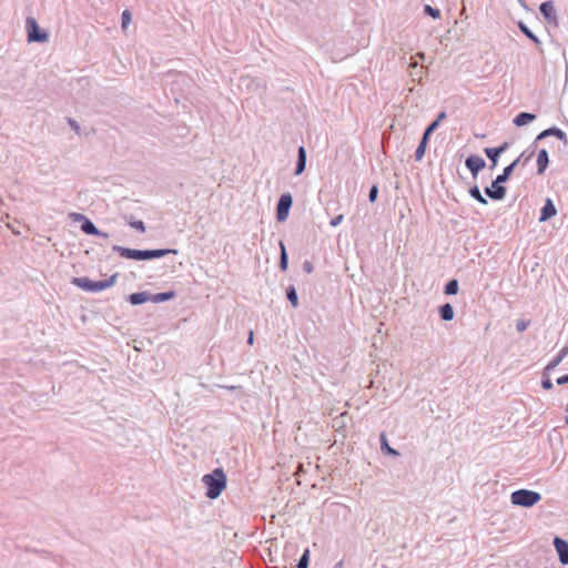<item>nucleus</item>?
I'll return each instance as SVG.
<instances>
[{"label":"nucleus","instance_id":"obj_42","mask_svg":"<svg viewBox=\"0 0 568 568\" xmlns=\"http://www.w3.org/2000/svg\"><path fill=\"white\" fill-rule=\"evenodd\" d=\"M68 123L75 131V133L80 132V125L78 124V122L75 120H73L72 118H69Z\"/></svg>","mask_w":568,"mask_h":568},{"label":"nucleus","instance_id":"obj_37","mask_svg":"<svg viewBox=\"0 0 568 568\" xmlns=\"http://www.w3.org/2000/svg\"><path fill=\"white\" fill-rule=\"evenodd\" d=\"M121 20H122V28L125 29L131 21V12L129 10H124L122 12Z\"/></svg>","mask_w":568,"mask_h":568},{"label":"nucleus","instance_id":"obj_29","mask_svg":"<svg viewBox=\"0 0 568 568\" xmlns=\"http://www.w3.org/2000/svg\"><path fill=\"white\" fill-rule=\"evenodd\" d=\"M458 288H459L458 281L456 278H452L446 283V285L444 287V293L446 295H455L458 293Z\"/></svg>","mask_w":568,"mask_h":568},{"label":"nucleus","instance_id":"obj_25","mask_svg":"<svg viewBox=\"0 0 568 568\" xmlns=\"http://www.w3.org/2000/svg\"><path fill=\"white\" fill-rule=\"evenodd\" d=\"M515 169L516 166L513 163L505 166L503 172L496 176L497 182H501L503 184L506 183L509 180L513 172L515 171Z\"/></svg>","mask_w":568,"mask_h":568},{"label":"nucleus","instance_id":"obj_15","mask_svg":"<svg viewBox=\"0 0 568 568\" xmlns=\"http://www.w3.org/2000/svg\"><path fill=\"white\" fill-rule=\"evenodd\" d=\"M549 165V154L546 149H540L537 154V173L544 174Z\"/></svg>","mask_w":568,"mask_h":568},{"label":"nucleus","instance_id":"obj_4","mask_svg":"<svg viewBox=\"0 0 568 568\" xmlns=\"http://www.w3.org/2000/svg\"><path fill=\"white\" fill-rule=\"evenodd\" d=\"M26 29H27L29 42L42 43L48 40V33L40 29V27L34 18H32V17L27 18Z\"/></svg>","mask_w":568,"mask_h":568},{"label":"nucleus","instance_id":"obj_8","mask_svg":"<svg viewBox=\"0 0 568 568\" xmlns=\"http://www.w3.org/2000/svg\"><path fill=\"white\" fill-rule=\"evenodd\" d=\"M549 136H555L557 138L559 141H561L565 145L568 144V138H567V134L559 128L557 126H550L544 131H541L535 139L534 141V144H536L537 142L546 139V138H549Z\"/></svg>","mask_w":568,"mask_h":568},{"label":"nucleus","instance_id":"obj_2","mask_svg":"<svg viewBox=\"0 0 568 568\" xmlns=\"http://www.w3.org/2000/svg\"><path fill=\"white\" fill-rule=\"evenodd\" d=\"M118 278V274H113L111 275L109 278L106 280H102V281H92L90 280L89 277H73L71 280V284H73L74 286L85 291V292H101V291H104L111 286H113L115 284V281Z\"/></svg>","mask_w":568,"mask_h":568},{"label":"nucleus","instance_id":"obj_48","mask_svg":"<svg viewBox=\"0 0 568 568\" xmlns=\"http://www.w3.org/2000/svg\"><path fill=\"white\" fill-rule=\"evenodd\" d=\"M418 55L424 59L425 58V53L424 52H419Z\"/></svg>","mask_w":568,"mask_h":568},{"label":"nucleus","instance_id":"obj_17","mask_svg":"<svg viewBox=\"0 0 568 568\" xmlns=\"http://www.w3.org/2000/svg\"><path fill=\"white\" fill-rule=\"evenodd\" d=\"M128 301L132 305H141L145 302H151V293L146 291L132 293L129 295Z\"/></svg>","mask_w":568,"mask_h":568},{"label":"nucleus","instance_id":"obj_47","mask_svg":"<svg viewBox=\"0 0 568 568\" xmlns=\"http://www.w3.org/2000/svg\"><path fill=\"white\" fill-rule=\"evenodd\" d=\"M343 567H344V561H343V560H339L338 562H336V564L334 565V567H333V568H343Z\"/></svg>","mask_w":568,"mask_h":568},{"label":"nucleus","instance_id":"obj_14","mask_svg":"<svg viewBox=\"0 0 568 568\" xmlns=\"http://www.w3.org/2000/svg\"><path fill=\"white\" fill-rule=\"evenodd\" d=\"M557 214V209L550 199L545 201V204L540 211L539 222H546Z\"/></svg>","mask_w":568,"mask_h":568},{"label":"nucleus","instance_id":"obj_1","mask_svg":"<svg viewBox=\"0 0 568 568\" xmlns=\"http://www.w3.org/2000/svg\"><path fill=\"white\" fill-rule=\"evenodd\" d=\"M206 486V497L216 499L226 487V475L222 468H215L212 473L206 474L202 478Z\"/></svg>","mask_w":568,"mask_h":568},{"label":"nucleus","instance_id":"obj_49","mask_svg":"<svg viewBox=\"0 0 568 568\" xmlns=\"http://www.w3.org/2000/svg\"><path fill=\"white\" fill-rule=\"evenodd\" d=\"M518 1L520 2V4H523V6H524V1H523V0H518Z\"/></svg>","mask_w":568,"mask_h":568},{"label":"nucleus","instance_id":"obj_16","mask_svg":"<svg viewBox=\"0 0 568 568\" xmlns=\"http://www.w3.org/2000/svg\"><path fill=\"white\" fill-rule=\"evenodd\" d=\"M306 159H307V155H306L305 148L300 146L297 150V162H296L295 172H294L295 175H301L305 171Z\"/></svg>","mask_w":568,"mask_h":568},{"label":"nucleus","instance_id":"obj_26","mask_svg":"<svg viewBox=\"0 0 568 568\" xmlns=\"http://www.w3.org/2000/svg\"><path fill=\"white\" fill-rule=\"evenodd\" d=\"M470 197H473L474 200H476L478 203L483 204V205H487L488 202L486 200V197L483 196L478 185H473L469 191H468Z\"/></svg>","mask_w":568,"mask_h":568},{"label":"nucleus","instance_id":"obj_33","mask_svg":"<svg viewBox=\"0 0 568 568\" xmlns=\"http://www.w3.org/2000/svg\"><path fill=\"white\" fill-rule=\"evenodd\" d=\"M310 564V550L305 549L302 556L298 559V562L296 565L297 568H308Z\"/></svg>","mask_w":568,"mask_h":568},{"label":"nucleus","instance_id":"obj_38","mask_svg":"<svg viewBox=\"0 0 568 568\" xmlns=\"http://www.w3.org/2000/svg\"><path fill=\"white\" fill-rule=\"evenodd\" d=\"M130 226L138 230L139 232H145V224L141 220L130 222Z\"/></svg>","mask_w":568,"mask_h":568},{"label":"nucleus","instance_id":"obj_36","mask_svg":"<svg viewBox=\"0 0 568 568\" xmlns=\"http://www.w3.org/2000/svg\"><path fill=\"white\" fill-rule=\"evenodd\" d=\"M378 196V186L377 185H373L371 189H369V192H368V201L371 203H374L376 201Z\"/></svg>","mask_w":568,"mask_h":568},{"label":"nucleus","instance_id":"obj_24","mask_svg":"<svg viewBox=\"0 0 568 568\" xmlns=\"http://www.w3.org/2000/svg\"><path fill=\"white\" fill-rule=\"evenodd\" d=\"M428 141L429 140H427L426 136H422V140H420L419 144L417 145L415 154H414L416 161H422V159L424 158Z\"/></svg>","mask_w":568,"mask_h":568},{"label":"nucleus","instance_id":"obj_28","mask_svg":"<svg viewBox=\"0 0 568 568\" xmlns=\"http://www.w3.org/2000/svg\"><path fill=\"white\" fill-rule=\"evenodd\" d=\"M286 298L290 301L293 307L298 306V295L294 285L286 287Z\"/></svg>","mask_w":568,"mask_h":568},{"label":"nucleus","instance_id":"obj_41","mask_svg":"<svg viewBox=\"0 0 568 568\" xmlns=\"http://www.w3.org/2000/svg\"><path fill=\"white\" fill-rule=\"evenodd\" d=\"M70 216L74 222H81V223L87 219V216L81 213H71Z\"/></svg>","mask_w":568,"mask_h":568},{"label":"nucleus","instance_id":"obj_43","mask_svg":"<svg viewBox=\"0 0 568 568\" xmlns=\"http://www.w3.org/2000/svg\"><path fill=\"white\" fill-rule=\"evenodd\" d=\"M313 270H314L313 264H312L310 261H305V262L303 263V271H304L305 273H308V274H310V273H312V272H313Z\"/></svg>","mask_w":568,"mask_h":568},{"label":"nucleus","instance_id":"obj_32","mask_svg":"<svg viewBox=\"0 0 568 568\" xmlns=\"http://www.w3.org/2000/svg\"><path fill=\"white\" fill-rule=\"evenodd\" d=\"M541 387L546 390H550L554 387V384L549 377V372H546V368H544L542 372Z\"/></svg>","mask_w":568,"mask_h":568},{"label":"nucleus","instance_id":"obj_35","mask_svg":"<svg viewBox=\"0 0 568 568\" xmlns=\"http://www.w3.org/2000/svg\"><path fill=\"white\" fill-rule=\"evenodd\" d=\"M438 121H433L424 131L423 136H426L427 140H429L430 135L435 132V130L438 128Z\"/></svg>","mask_w":568,"mask_h":568},{"label":"nucleus","instance_id":"obj_11","mask_svg":"<svg viewBox=\"0 0 568 568\" xmlns=\"http://www.w3.org/2000/svg\"><path fill=\"white\" fill-rule=\"evenodd\" d=\"M552 542L560 564L568 565V542L560 537H555Z\"/></svg>","mask_w":568,"mask_h":568},{"label":"nucleus","instance_id":"obj_46","mask_svg":"<svg viewBox=\"0 0 568 568\" xmlns=\"http://www.w3.org/2000/svg\"><path fill=\"white\" fill-rule=\"evenodd\" d=\"M253 341H254V335H253V332L251 331L248 334L247 343L253 344Z\"/></svg>","mask_w":568,"mask_h":568},{"label":"nucleus","instance_id":"obj_6","mask_svg":"<svg viewBox=\"0 0 568 568\" xmlns=\"http://www.w3.org/2000/svg\"><path fill=\"white\" fill-rule=\"evenodd\" d=\"M292 204L293 197L291 193L286 192L280 196L276 204V220L278 222H284L287 220Z\"/></svg>","mask_w":568,"mask_h":568},{"label":"nucleus","instance_id":"obj_45","mask_svg":"<svg viewBox=\"0 0 568 568\" xmlns=\"http://www.w3.org/2000/svg\"><path fill=\"white\" fill-rule=\"evenodd\" d=\"M444 119H446V113H445V112H440L434 121H438V125H439V124H440V122H442Z\"/></svg>","mask_w":568,"mask_h":568},{"label":"nucleus","instance_id":"obj_12","mask_svg":"<svg viewBox=\"0 0 568 568\" xmlns=\"http://www.w3.org/2000/svg\"><path fill=\"white\" fill-rule=\"evenodd\" d=\"M509 148V144L508 142H504L503 144H500L499 146H496V148H486L485 149V154L487 155V158L490 160L491 162V165L490 168L494 169L497 163H498V159L499 156Z\"/></svg>","mask_w":568,"mask_h":568},{"label":"nucleus","instance_id":"obj_40","mask_svg":"<svg viewBox=\"0 0 568 568\" xmlns=\"http://www.w3.org/2000/svg\"><path fill=\"white\" fill-rule=\"evenodd\" d=\"M343 219H344L343 214H338L334 219L331 220L329 225L332 227H336L342 223Z\"/></svg>","mask_w":568,"mask_h":568},{"label":"nucleus","instance_id":"obj_44","mask_svg":"<svg viewBox=\"0 0 568 568\" xmlns=\"http://www.w3.org/2000/svg\"><path fill=\"white\" fill-rule=\"evenodd\" d=\"M556 383L558 385H565V384H568V374L566 375H562L560 377L557 378Z\"/></svg>","mask_w":568,"mask_h":568},{"label":"nucleus","instance_id":"obj_18","mask_svg":"<svg viewBox=\"0 0 568 568\" xmlns=\"http://www.w3.org/2000/svg\"><path fill=\"white\" fill-rule=\"evenodd\" d=\"M568 355V345L562 347L559 353L546 365V372L555 369Z\"/></svg>","mask_w":568,"mask_h":568},{"label":"nucleus","instance_id":"obj_5","mask_svg":"<svg viewBox=\"0 0 568 568\" xmlns=\"http://www.w3.org/2000/svg\"><path fill=\"white\" fill-rule=\"evenodd\" d=\"M112 251L120 254L121 257L135 261H149V250H136L124 247L120 245H113Z\"/></svg>","mask_w":568,"mask_h":568},{"label":"nucleus","instance_id":"obj_19","mask_svg":"<svg viewBox=\"0 0 568 568\" xmlns=\"http://www.w3.org/2000/svg\"><path fill=\"white\" fill-rule=\"evenodd\" d=\"M535 119L536 114L534 113L520 112L514 118L513 122L516 126H524L532 122Z\"/></svg>","mask_w":568,"mask_h":568},{"label":"nucleus","instance_id":"obj_23","mask_svg":"<svg viewBox=\"0 0 568 568\" xmlns=\"http://www.w3.org/2000/svg\"><path fill=\"white\" fill-rule=\"evenodd\" d=\"M278 245H280V264H278V266H280L281 271H286L288 267L287 251H286V247H285V244L283 241H280Z\"/></svg>","mask_w":568,"mask_h":568},{"label":"nucleus","instance_id":"obj_34","mask_svg":"<svg viewBox=\"0 0 568 568\" xmlns=\"http://www.w3.org/2000/svg\"><path fill=\"white\" fill-rule=\"evenodd\" d=\"M424 13H425L426 16L432 17L433 19H438V18H440V11H439V9L434 8V7L429 6V4H425V6H424Z\"/></svg>","mask_w":568,"mask_h":568},{"label":"nucleus","instance_id":"obj_39","mask_svg":"<svg viewBox=\"0 0 568 568\" xmlns=\"http://www.w3.org/2000/svg\"><path fill=\"white\" fill-rule=\"evenodd\" d=\"M528 325H529V321L520 320L516 323V329L521 333V332L526 331Z\"/></svg>","mask_w":568,"mask_h":568},{"label":"nucleus","instance_id":"obj_31","mask_svg":"<svg viewBox=\"0 0 568 568\" xmlns=\"http://www.w3.org/2000/svg\"><path fill=\"white\" fill-rule=\"evenodd\" d=\"M532 156H534V151H530V152L525 151L511 163L515 166H517L519 163H521L523 165H526L531 160Z\"/></svg>","mask_w":568,"mask_h":568},{"label":"nucleus","instance_id":"obj_20","mask_svg":"<svg viewBox=\"0 0 568 568\" xmlns=\"http://www.w3.org/2000/svg\"><path fill=\"white\" fill-rule=\"evenodd\" d=\"M439 317L445 321H452L454 318V308L449 303L443 304L438 308Z\"/></svg>","mask_w":568,"mask_h":568},{"label":"nucleus","instance_id":"obj_13","mask_svg":"<svg viewBox=\"0 0 568 568\" xmlns=\"http://www.w3.org/2000/svg\"><path fill=\"white\" fill-rule=\"evenodd\" d=\"M81 231L88 235H95V236H101L103 239H108L109 235L108 233H104L102 231H100L95 224L90 220V219H85L82 223H81V226H80Z\"/></svg>","mask_w":568,"mask_h":568},{"label":"nucleus","instance_id":"obj_22","mask_svg":"<svg viewBox=\"0 0 568 568\" xmlns=\"http://www.w3.org/2000/svg\"><path fill=\"white\" fill-rule=\"evenodd\" d=\"M169 254H178V251L174 250V248H154V250H149V258L150 260H153V258H161V257H164Z\"/></svg>","mask_w":568,"mask_h":568},{"label":"nucleus","instance_id":"obj_7","mask_svg":"<svg viewBox=\"0 0 568 568\" xmlns=\"http://www.w3.org/2000/svg\"><path fill=\"white\" fill-rule=\"evenodd\" d=\"M485 194L493 201H500L506 196L507 189L501 182H497V179L491 182L490 186L485 187Z\"/></svg>","mask_w":568,"mask_h":568},{"label":"nucleus","instance_id":"obj_30","mask_svg":"<svg viewBox=\"0 0 568 568\" xmlns=\"http://www.w3.org/2000/svg\"><path fill=\"white\" fill-rule=\"evenodd\" d=\"M381 447H382V450L385 452L386 454H389V455H393V456H398L399 453L392 448L389 445H388V442H387V438L384 434L381 435Z\"/></svg>","mask_w":568,"mask_h":568},{"label":"nucleus","instance_id":"obj_21","mask_svg":"<svg viewBox=\"0 0 568 568\" xmlns=\"http://www.w3.org/2000/svg\"><path fill=\"white\" fill-rule=\"evenodd\" d=\"M175 292L174 291H168V292H162V293H156V294H151V302L152 303H163V302H166V301H170L172 298L175 297Z\"/></svg>","mask_w":568,"mask_h":568},{"label":"nucleus","instance_id":"obj_3","mask_svg":"<svg viewBox=\"0 0 568 568\" xmlns=\"http://www.w3.org/2000/svg\"><path fill=\"white\" fill-rule=\"evenodd\" d=\"M541 495L538 491L529 489H518L511 493L510 500L513 505L521 507H532L540 501Z\"/></svg>","mask_w":568,"mask_h":568},{"label":"nucleus","instance_id":"obj_10","mask_svg":"<svg viewBox=\"0 0 568 568\" xmlns=\"http://www.w3.org/2000/svg\"><path fill=\"white\" fill-rule=\"evenodd\" d=\"M466 168L470 171L474 178L486 166V162L479 155H469L465 161Z\"/></svg>","mask_w":568,"mask_h":568},{"label":"nucleus","instance_id":"obj_9","mask_svg":"<svg viewBox=\"0 0 568 568\" xmlns=\"http://www.w3.org/2000/svg\"><path fill=\"white\" fill-rule=\"evenodd\" d=\"M539 11L544 19L549 23L554 26H558V17L556 13L555 4L552 1H544L539 6Z\"/></svg>","mask_w":568,"mask_h":568},{"label":"nucleus","instance_id":"obj_27","mask_svg":"<svg viewBox=\"0 0 568 568\" xmlns=\"http://www.w3.org/2000/svg\"><path fill=\"white\" fill-rule=\"evenodd\" d=\"M518 28L534 43L540 44V40L538 39V37L523 21L518 22Z\"/></svg>","mask_w":568,"mask_h":568}]
</instances>
